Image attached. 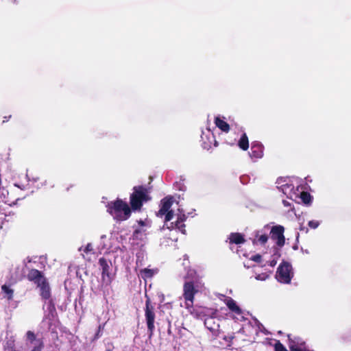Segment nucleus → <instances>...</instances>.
<instances>
[{"label": "nucleus", "mask_w": 351, "mask_h": 351, "mask_svg": "<svg viewBox=\"0 0 351 351\" xmlns=\"http://www.w3.org/2000/svg\"><path fill=\"white\" fill-rule=\"evenodd\" d=\"M132 210L126 202L119 198L108 202L107 205V211L118 221L128 219L131 216Z\"/></svg>", "instance_id": "nucleus-1"}, {"label": "nucleus", "mask_w": 351, "mask_h": 351, "mask_svg": "<svg viewBox=\"0 0 351 351\" xmlns=\"http://www.w3.org/2000/svg\"><path fill=\"white\" fill-rule=\"evenodd\" d=\"M150 190L145 186L139 185L133 187V192L130 194V204L132 210H140L143 203L152 199L149 195Z\"/></svg>", "instance_id": "nucleus-2"}, {"label": "nucleus", "mask_w": 351, "mask_h": 351, "mask_svg": "<svg viewBox=\"0 0 351 351\" xmlns=\"http://www.w3.org/2000/svg\"><path fill=\"white\" fill-rule=\"evenodd\" d=\"M202 287L203 285L197 280H189L184 282L182 296L186 308L193 306L195 296L202 291Z\"/></svg>", "instance_id": "nucleus-3"}, {"label": "nucleus", "mask_w": 351, "mask_h": 351, "mask_svg": "<svg viewBox=\"0 0 351 351\" xmlns=\"http://www.w3.org/2000/svg\"><path fill=\"white\" fill-rule=\"evenodd\" d=\"M145 317L147 327V332L149 339H151L154 335V330H155V319H156V313H155V307L152 304L151 299L145 293Z\"/></svg>", "instance_id": "nucleus-4"}, {"label": "nucleus", "mask_w": 351, "mask_h": 351, "mask_svg": "<svg viewBox=\"0 0 351 351\" xmlns=\"http://www.w3.org/2000/svg\"><path fill=\"white\" fill-rule=\"evenodd\" d=\"M293 277L292 265L288 262L283 261L280 264L276 271V278L277 280L281 283L289 284Z\"/></svg>", "instance_id": "nucleus-5"}, {"label": "nucleus", "mask_w": 351, "mask_h": 351, "mask_svg": "<svg viewBox=\"0 0 351 351\" xmlns=\"http://www.w3.org/2000/svg\"><path fill=\"white\" fill-rule=\"evenodd\" d=\"M173 203V198L171 196H167L160 200V209L156 215L159 217L165 216V221H171L173 217V211L171 207Z\"/></svg>", "instance_id": "nucleus-6"}, {"label": "nucleus", "mask_w": 351, "mask_h": 351, "mask_svg": "<svg viewBox=\"0 0 351 351\" xmlns=\"http://www.w3.org/2000/svg\"><path fill=\"white\" fill-rule=\"evenodd\" d=\"M285 228L281 225H276L271 228L270 231L271 239L274 241L278 247H282L285 243L284 236Z\"/></svg>", "instance_id": "nucleus-7"}, {"label": "nucleus", "mask_w": 351, "mask_h": 351, "mask_svg": "<svg viewBox=\"0 0 351 351\" xmlns=\"http://www.w3.org/2000/svg\"><path fill=\"white\" fill-rule=\"evenodd\" d=\"M26 338L31 344L34 345L30 351H43L45 344L42 338L37 339L35 333L31 330L26 332Z\"/></svg>", "instance_id": "nucleus-8"}, {"label": "nucleus", "mask_w": 351, "mask_h": 351, "mask_svg": "<svg viewBox=\"0 0 351 351\" xmlns=\"http://www.w3.org/2000/svg\"><path fill=\"white\" fill-rule=\"evenodd\" d=\"M99 264L101 269L102 280H107L108 281H111V276L110 273V269L112 266L111 261L106 260L104 257H101L99 259Z\"/></svg>", "instance_id": "nucleus-9"}, {"label": "nucleus", "mask_w": 351, "mask_h": 351, "mask_svg": "<svg viewBox=\"0 0 351 351\" xmlns=\"http://www.w3.org/2000/svg\"><path fill=\"white\" fill-rule=\"evenodd\" d=\"M27 278L28 280L33 282L36 286L39 285L43 279H47L43 272L36 269H31L27 274Z\"/></svg>", "instance_id": "nucleus-10"}, {"label": "nucleus", "mask_w": 351, "mask_h": 351, "mask_svg": "<svg viewBox=\"0 0 351 351\" xmlns=\"http://www.w3.org/2000/svg\"><path fill=\"white\" fill-rule=\"evenodd\" d=\"M37 287L40 289V295L43 300L46 301L51 298V288L47 279H43Z\"/></svg>", "instance_id": "nucleus-11"}, {"label": "nucleus", "mask_w": 351, "mask_h": 351, "mask_svg": "<svg viewBox=\"0 0 351 351\" xmlns=\"http://www.w3.org/2000/svg\"><path fill=\"white\" fill-rule=\"evenodd\" d=\"M264 147L260 142H253L251 146V151L249 153L252 158L258 159L263 156Z\"/></svg>", "instance_id": "nucleus-12"}, {"label": "nucleus", "mask_w": 351, "mask_h": 351, "mask_svg": "<svg viewBox=\"0 0 351 351\" xmlns=\"http://www.w3.org/2000/svg\"><path fill=\"white\" fill-rule=\"evenodd\" d=\"M186 217L185 215H180L178 217L176 223H171V227L169 228H175L179 230L182 234H186L185 224L184 223Z\"/></svg>", "instance_id": "nucleus-13"}, {"label": "nucleus", "mask_w": 351, "mask_h": 351, "mask_svg": "<svg viewBox=\"0 0 351 351\" xmlns=\"http://www.w3.org/2000/svg\"><path fill=\"white\" fill-rule=\"evenodd\" d=\"M204 326L212 332L218 330L219 327V323L216 322L213 317H207L204 319Z\"/></svg>", "instance_id": "nucleus-14"}, {"label": "nucleus", "mask_w": 351, "mask_h": 351, "mask_svg": "<svg viewBox=\"0 0 351 351\" xmlns=\"http://www.w3.org/2000/svg\"><path fill=\"white\" fill-rule=\"evenodd\" d=\"M225 303L228 308L233 313L237 315H241L242 311L240 307L236 304V302L230 297L227 298L225 300Z\"/></svg>", "instance_id": "nucleus-15"}, {"label": "nucleus", "mask_w": 351, "mask_h": 351, "mask_svg": "<svg viewBox=\"0 0 351 351\" xmlns=\"http://www.w3.org/2000/svg\"><path fill=\"white\" fill-rule=\"evenodd\" d=\"M229 239L230 243H234L237 245L244 243L245 241L243 235L239 232L231 233L230 234Z\"/></svg>", "instance_id": "nucleus-16"}, {"label": "nucleus", "mask_w": 351, "mask_h": 351, "mask_svg": "<svg viewBox=\"0 0 351 351\" xmlns=\"http://www.w3.org/2000/svg\"><path fill=\"white\" fill-rule=\"evenodd\" d=\"M215 124L222 132H228L230 130V125L227 122L221 119L219 117H216L215 118Z\"/></svg>", "instance_id": "nucleus-17"}, {"label": "nucleus", "mask_w": 351, "mask_h": 351, "mask_svg": "<svg viewBox=\"0 0 351 351\" xmlns=\"http://www.w3.org/2000/svg\"><path fill=\"white\" fill-rule=\"evenodd\" d=\"M269 237L267 234H259V232H256L255 234V239L253 240V244H257L258 243L262 245H264L268 241Z\"/></svg>", "instance_id": "nucleus-18"}, {"label": "nucleus", "mask_w": 351, "mask_h": 351, "mask_svg": "<svg viewBox=\"0 0 351 351\" xmlns=\"http://www.w3.org/2000/svg\"><path fill=\"white\" fill-rule=\"evenodd\" d=\"M238 146L243 151H246L249 148V140L245 133L241 135L238 142Z\"/></svg>", "instance_id": "nucleus-19"}, {"label": "nucleus", "mask_w": 351, "mask_h": 351, "mask_svg": "<svg viewBox=\"0 0 351 351\" xmlns=\"http://www.w3.org/2000/svg\"><path fill=\"white\" fill-rule=\"evenodd\" d=\"M293 344L296 346L298 348L299 347H306V342L302 340L300 337H294L291 339L289 335V348H290V345Z\"/></svg>", "instance_id": "nucleus-20"}, {"label": "nucleus", "mask_w": 351, "mask_h": 351, "mask_svg": "<svg viewBox=\"0 0 351 351\" xmlns=\"http://www.w3.org/2000/svg\"><path fill=\"white\" fill-rule=\"evenodd\" d=\"M300 198L302 202L305 204H308L311 202L312 197L308 192L303 191L300 193Z\"/></svg>", "instance_id": "nucleus-21"}, {"label": "nucleus", "mask_w": 351, "mask_h": 351, "mask_svg": "<svg viewBox=\"0 0 351 351\" xmlns=\"http://www.w3.org/2000/svg\"><path fill=\"white\" fill-rule=\"evenodd\" d=\"M154 271L150 269H147V268H145L144 269H142L141 271V277L143 278V279H147V278H151L153 277L154 276Z\"/></svg>", "instance_id": "nucleus-22"}, {"label": "nucleus", "mask_w": 351, "mask_h": 351, "mask_svg": "<svg viewBox=\"0 0 351 351\" xmlns=\"http://www.w3.org/2000/svg\"><path fill=\"white\" fill-rule=\"evenodd\" d=\"M1 290H2L3 292H4L5 293H6L8 295V300H12V299L14 291L12 289H10L6 285H3L1 287Z\"/></svg>", "instance_id": "nucleus-23"}, {"label": "nucleus", "mask_w": 351, "mask_h": 351, "mask_svg": "<svg viewBox=\"0 0 351 351\" xmlns=\"http://www.w3.org/2000/svg\"><path fill=\"white\" fill-rule=\"evenodd\" d=\"M308 225L311 228L315 229L319 226V222L318 221L311 220L308 221Z\"/></svg>", "instance_id": "nucleus-24"}, {"label": "nucleus", "mask_w": 351, "mask_h": 351, "mask_svg": "<svg viewBox=\"0 0 351 351\" xmlns=\"http://www.w3.org/2000/svg\"><path fill=\"white\" fill-rule=\"evenodd\" d=\"M251 261H253L256 263H260L262 261V256L261 254H257L254 256H252L250 258Z\"/></svg>", "instance_id": "nucleus-25"}, {"label": "nucleus", "mask_w": 351, "mask_h": 351, "mask_svg": "<svg viewBox=\"0 0 351 351\" xmlns=\"http://www.w3.org/2000/svg\"><path fill=\"white\" fill-rule=\"evenodd\" d=\"M142 230L141 229H136L134 231L132 237L134 239H138L139 236L141 235Z\"/></svg>", "instance_id": "nucleus-26"}, {"label": "nucleus", "mask_w": 351, "mask_h": 351, "mask_svg": "<svg viewBox=\"0 0 351 351\" xmlns=\"http://www.w3.org/2000/svg\"><path fill=\"white\" fill-rule=\"evenodd\" d=\"M19 198H16V199H11V198H9V197H7L6 199L4 200L5 203V204H8L9 205H11L12 204L14 203V202L16 200H17Z\"/></svg>", "instance_id": "nucleus-27"}, {"label": "nucleus", "mask_w": 351, "mask_h": 351, "mask_svg": "<svg viewBox=\"0 0 351 351\" xmlns=\"http://www.w3.org/2000/svg\"><path fill=\"white\" fill-rule=\"evenodd\" d=\"M93 246L90 243H88L84 249V252L88 253L89 252L93 251Z\"/></svg>", "instance_id": "nucleus-28"}, {"label": "nucleus", "mask_w": 351, "mask_h": 351, "mask_svg": "<svg viewBox=\"0 0 351 351\" xmlns=\"http://www.w3.org/2000/svg\"><path fill=\"white\" fill-rule=\"evenodd\" d=\"M6 344H7V346L12 350V351L13 350H15L14 349V341H9L7 342Z\"/></svg>", "instance_id": "nucleus-29"}, {"label": "nucleus", "mask_w": 351, "mask_h": 351, "mask_svg": "<svg viewBox=\"0 0 351 351\" xmlns=\"http://www.w3.org/2000/svg\"><path fill=\"white\" fill-rule=\"evenodd\" d=\"M101 326L99 325V327H98V330L97 332H96L95 337H94V339L93 340H95V339H97L99 337H100V331H101Z\"/></svg>", "instance_id": "nucleus-30"}, {"label": "nucleus", "mask_w": 351, "mask_h": 351, "mask_svg": "<svg viewBox=\"0 0 351 351\" xmlns=\"http://www.w3.org/2000/svg\"><path fill=\"white\" fill-rule=\"evenodd\" d=\"M11 118V115H9L8 117L5 116L3 117V123H5L9 121V119Z\"/></svg>", "instance_id": "nucleus-31"}, {"label": "nucleus", "mask_w": 351, "mask_h": 351, "mask_svg": "<svg viewBox=\"0 0 351 351\" xmlns=\"http://www.w3.org/2000/svg\"><path fill=\"white\" fill-rule=\"evenodd\" d=\"M234 339V337L232 336H230V337H224V339L229 341V342H232V339Z\"/></svg>", "instance_id": "nucleus-32"}, {"label": "nucleus", "mask_w": 351, "mask_h": 351, "mask_svg": "<svg viewBox=\"0 0 351 351\" xmlns=\"http://www.w3.org/2000/svg\"><path fill=\"white\" fill-rule=\"evenodd\" d=\"M138 223L141 226H144L145 225V223L143 220L138 221Z\"/></svg>", "instance_id": "nucleus-33"}, {"label": "nucleus", "mask_w": 351, "mask_h": 351, "mask_svg": "<svg viewBox=\"0 0 351 351\" xmlns=\"http://www.w3.org/2000/svg\"><path fill=\"white\" fill-rule=\"evenodd\" d=\"M203 147L204 149H209L210 146L206 145V143H204V145H203Z\"/></svg>", "instance_id": "nucleus-34"}, {"label": "nucleus", "mask_w": 351, "mask_h": 351, "mask_svg": "<svg viewBox=\"0 0 351 351\" xmlns=\"http://www.w3.org/2000/svg\"><path fill=\"white\" fill-rule=\"evenodd\" d=\"M276 264V262L275 261H272L270 263L271 266H274Z\"/></svg>", "instance_id": "nucleus-35"}, {"label": "nucleus", "mask_w": 351, "mask_h": 351, "mask_svg": "<svg viewBox=\"0 0 351 351\" xmlns=\"http://www.w3.org/2000/svg\"><path fill=\"white\" fill-rule=\"evenodd\" d=\"M214 141H215V146L217 147L218 146V142L216 140H214Z\"/></svg>", "instance_id": "nucleus-36"}, {"label": "nucleus", "mask_w": 351, "mask_h": 351, "mask_svg": "<svg viewBox=\"0 0 351 351\" xmlns=\"http://www.w3.org/2000/svg\"><path fill=\"white\" fill-rule=\"evenodd\" d=\"M283 203H284V204H285V206L288 204H287V202L286 201H283Z\"/></svg>", "instance_id": "nucleus-37"}, {"label": "nucleus", "mask_w": 351, "mask_h": 351, "mask_svg": "<svg viewBox=\"0 0 351 351\" xmlns=\"http://www.w3.org/2000/svg\"><path fill=\"white\" fill-rule=\"evenodd\" d=\"M106 351H112V350H111V349H108V350H106Z\"/></svg>", "instance_id": "nucleus-38"}]
</instances>
